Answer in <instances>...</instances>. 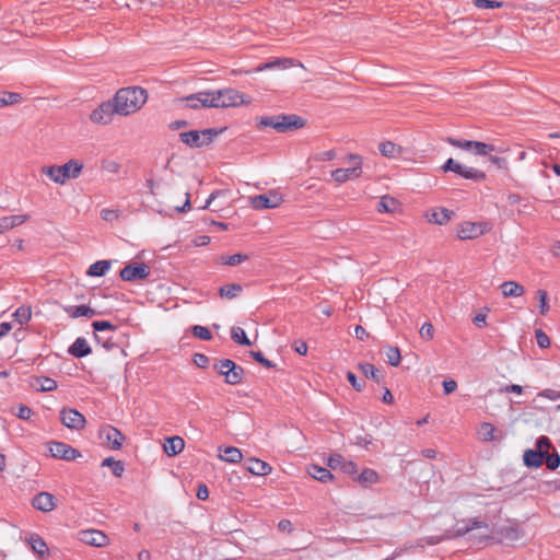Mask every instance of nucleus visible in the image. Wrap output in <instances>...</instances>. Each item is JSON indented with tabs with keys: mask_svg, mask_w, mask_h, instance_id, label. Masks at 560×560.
<instances>
[{
	"mask_svg": "<svg viewBox=\"0 0 560 560\" xmlns=\"http://www.w3.org/2000/svg\"><path fill=\"white\" fill-rule=\"evenodd\" d=\"M544 462L546 466L550 470H555L560 466V456L557 452L550 454L549 452L545 454Z\"/></svg>",
	"mask_w": 560,
	"mask_h": 560,
	"instance_id": "48",
	"label": "nucleus"
},
{
	"mask_svg": "<svg viewBox=\"0 0 560 560\" xmlns=\"http://www.w3.org/2000/svg\"><path fill=\"white\" fill-rule=\"evenodd\" d=\"M544 453L538 450H527L524 452L523 459L527 467H540L544 463Z\"/></svg>",
	"mask_w": 560,
	"mask_h": 560,
	"instance_id": "25",
	"label": "nucleus"
},
{
	"mask_svg": "<svg viewBox=\"0 0 560 560\" xmlns=\"http://www.w3.org/2000/svg\"><path fill=\"white\" fill-rule=\"evenodd\" d=\"M119 213V210L102 209L100 215L104 221L113 222L118 220Z\"/></svg>",
	"mask_w": 560,
	"mask_h": 560,
	"instance_id": "55",
	"label": "nucleus"
},
{
	"mask_svg": "<svg viewBox=\"0 0 560 560\" xmlns=\"http://www.w3.org/2000/svg\"><path fill=\"white\" fill-rule=\"evenodd\" d=\"M281 202V195L275 190L249 198V203L255 210L275 209L279 207Z\"/></svg>",
	"mask_w": 560,
	"mask_h": 560,
	"instance_id": "9",
	"label": "nucleus"
},
{
	"mask_svg": "<svg viewBox=\"0 0 560 560\" xmlns=\"http://www.w3.org/2000/svg\"><path fill=\"white\" fill-rule=\"evenodd\" d=\"M397 207V202L394 198L384 196L377 202V211L378 212H393Z\"/></svg>",
	"mask_w": 560,
	"mask_h": 560,
	"instance_id": "43",
	"label": "nucleus"
},
{
	"mask_svg": "<svg viewBox=\"0 0 560 560\" xmlns=\"http://www.w3.org/2000/svg\"><path fill=\"white\" fill-rule=\"evenodd\" d=\"M14 319L20 324H26L32 317V310L30 306H21L13 313Z\"/></svg>",
	"mask_w": 560,
	"mask_h": 560,
	"instance_id": "45",
	"label": "nucleus"
},
{
	"mask_svg": "<svg viewBox=\"0 0 560 560\" xmlns=\"http://www.w3.org/2000/svg\"><path fill=\"white\" fill-rule=\"evenodd\" d=\"M30 545L32 547V550L37 553L39 557H43L47 553L48 551V548H47V545L46 542L44 541V539L37 535V534H32L30 536Z\"/></svg>",
	"mask_w": 560,
	"mask_h": 560,
	"instance_id": "34",
	"label": "nucleus"
},
{
	"mask_svg": "<svg viewBox=\"0 0 560 560\" xmlns=\"http://www.w3.org/2000/svg\"><path fill=\"white\" fill-rule=\"evenodd\" d=\"M359 369L366 378H372L376 383H381L383 381V375L373 364L360 363Z\"/></svg>",
	"mask_w": 560,
	"mask_h": 560,
	"instance_id": "36",
	"label": "nucleus"
},
{
	"mask_svg": "<svg viewBox=\"0 0 560 560\" xmlns=\"http://www.w3.org/2000/svg\"><path fill=\"white\" fill-rule=\"evenodd\" d=\"M119 276L128 282L143 280L150 276V267L144 262L129 264L120 270Z\"/></svg>",
	"mask_w": 560,
	"mask_h": 560,
	"instance_id": "10",
	"label": "nucleus"
},
{
	"mask_svg": "<svg viewBox=\"0 0 560 560\" xmlns=\"http://www.w3.org/2000/svg\"><path fill=\"white\" fill-rule=\"evenodd\" d=\"M23 101V97L20 93L15 92H0V108L15 105Z\"/></svg>",
	"mask_w": 560,
	"mask_h": 560,
	"instance_id": "38",
	"label": "nucleus"
},
{
	"mask_svg": "<svg viewBox=\"0 0 560 560\" xmlns=\"http://www.w3.org/2000/svg\"><path fill=\"white\" fill-rule=\"evenodd\" d=\"M242 453L237 447L226 446L223 448V454L220 455V458L224 462L236 464L242 460Z\"/></svg>",
	"mask_w": 560,
	"mask_h": 560,
	"instance_id": "37",
	"label": "nucleus"
},
{
	"mask_svg": "<svg viewBox=\"0 0 560 560\" xmlns=\"http://www.w3.org/2000/svg\"><path fill=\"white\" fill-rule=\"evenodd\" d=\"M42 174L46 175L48 178H50L56 184H59V185L66 184L63 177L61 176V171L59 168V165L43 166Z\"/></svg>",
	"mask_w": 560,
	"mask_h": 560,
	"instance_id": "35",
	"label": "nucleus"
},
{
	"mask_svg": "<svg viewBox=\"0 0 560 560\" xmlns=\"http://www.w3.org/2000/svg\"><path fill=\"white\" fill-rule=\"evenodd\" d=\"M550 446H551V442H550V440H549L547 436H545V435L540 436V438L537 440V442H536V450L541 451V453H544V455H545L546 453H548V450L550 448Z\"/></svg>",
	"mask_w": 560,
	"mask_h": 560,
	"instance_id": "60",
	"label": "nucleus"
},
{
	"mask_svg": "<svg viewBox=\"0 0 560 560\" xmlns=\"http://www.w3.org/2000/svg\"><path fill=\"white\" fill-rule=\"evenodd\" d=\"M213 130L205 129L202 131L191 130L182 132L180 140L190 148H201L212 141Z\"/></svg>",
	"mask_w": 560,
	"mask_h": 560,
	"instance_id": "8",
	"label": "nucleus"
},
{
	"mask_svg": "<svg viewBox=\"0 0 560 560\" xmlns=\"http://www.w3.org/2000/svg\"><path fill=\"white\" fill-rule=\"evenodd\" d=\"M441 168L443 172H454L466 179H471L477 183L486 179L485 172L475 167L466 166L452 158L446 160Z\"/></svg>",
	"mask_w": 560,
	"mask_h": 560,
	"instance_id": "4",
	"label": "nucleus"
},
{
	"mask_svg": "<svg viewBox=\"0 0 560 560\" xmlns=\"http://www.w3.org/2000/svg\"><path fill=\"white\" fill-rule=\"evenodd\" d=\"M307 472L312 478L320 482H327L334 478V475L329 469L318 465H311L307 469Z\"/></svg>",
	"mask_w": 560,
	"mask_h": 560,
	"instance_id": "26",
	"label": "nucleus"
},
{
	"mask_svg": "<svg viewBox=\"0 0 560 560\" xmlns=\"http://www.w3.org/2000/svg\"><path fill=\"white\" fill-rule=\"evenodd\" d=\"M479 435L481 440L486 442L494 440V427L489 422L481 423Z\"/></svg>",
	"mask_w": 560,
	"mask_h": 560,
	"instance_id": "46",
	"label": "nucleus"
},
{
	"mask_svg": "<svg viewBox=\"0 0 560 560\" xmlns=\"http://www.w3.org/2000/svg\"><path fill=\"white\" fill-rule=\"evenodd\" d=\"M49 452L52 457L65 460H73L81 456L80 452L63 442H51Z\"/></svg>",
	"mask_w": 560,
	"mask_h": 560,
	"instance_id": "12",
	"label": "nucleus"
},
{
	"mask_svg": "<svg viewBox=\"0 0 560 560\" xmlns=\"http://www.w3.org/2000/svg\"><path fill=\"white\" fill-rule=\"evenodd\" d=\"M446 142L455 148L471 151L474 141L472 140H459V139L448 137V138H446Z\"/></svg>",
	"mask_w": 560,
	"mask_h": 560,
	"instance_id": "50",
	"label": "nucleus"
},
{
	"mask_svg": "<svg viewBox=\"0 0 560 560\" xmlns=\"http://www.w3.org/2000/svg\"><path fill=\"white\" fill-rule=\"evenodd\" d=\"M340 470L347 475H355L358 472V466L355 463L345 459Z\"/></svg>",
	"mask_w": 560,
	"mask_h": 560,
	"instance_id": "62",
	"label": "nucleus"
},
{
	"mask_svg": "<svg viewBox=\"0 0 560 560\" xmlns=\"http://www.w3.org/2000/svg\"><path fill=\"white\" fill-rule=\"evenodd\" d=\"M60 420L63 425L72 430H80L85 425V418L75 409L63 408L60 411Z\"/></svg>",
	"mask_w": 560,
	"mask_h": 560,
	"instance_id": "13",
	"label": "nucleus"
},
{
	"mask_svg": "<svg viewBox=\"0 0 560 560\" xmlns=\"http://www.w3.org/2000/svg\"><path fill=\"white\" fill-rule=\"evenodd\" d=\"M483 233L480 224L472 222H465L459 225L457 230V236L460 240H471L480 236Z\"/></svg>",
	"mask_w": 560,
	"mask_h": 560,
	"instance_id": "18",
	"label": "nucleus"
},
{
	"mask_svg": "<svg viewBox=\"0 0 560 560\" xmlns=\"http://www.w3.org/2000/svg\"><path fill=\"white\" fill-rule=\"evenodd\" d=\"M103 467H110L115 477H121L125 471V466L121 460H116L114 457H107L102 462Z\"/></svg>",
	"mask_w": 560,
	"mask_h": 560,
	"instance_id": "40",
	"label": "nucleus"
},
{
	"mask_svg": "<svg viewBox=\"0 0 560 560\" xmlns=\"http://www.w3.org/2000/svg\"><path fill=\"white\" fill-rule=\"evenodd\" d=\"M92 327L95 331L115 330L116 326L107 320H95L92 323Z\"/></svg>",
	"mask_w": 560,
	"mask_h": 560,
	"instance_id": "58",
	"label": "nucleus"
},
{
	"mask_svg": "<svg viewBox=\"0 0 560 560\" xmlns=\"http://www.w3.org/2000/svg\"><path fill=\"white\" fill-rule=\"evenodd\" d=\"M185 447V442L180 436L167 438L164 443V452L168 456H175L179 454Z\"/></svg>",
	"mask_w": 560,
	"mask_h": 560,
	"instance_id": "24",
	"label": "nucleus"
},
{
	"mask_svg": "<svg viewBox=\"0 0 560 560\" xmlns=\"http://www.w3.org/2000/svg\"><path fill=\"white\" fill-rule=\"evenodd\" d=\"M474 3L478 9H495L503 5L502 2L493 0H474Z\"/></svg>",
	"mask_w": 560,
	"mask_h": 560,
	"instance_id": "54",
	"label": "nucleus"
},
{
	"mask_svg": "<svg viewBox=\"0 0 560 560\" xmlns=\"http://www.w3.org/2000/svg\"><path fill=\"white\" fill-rule=\"evenodd\" d=\"M242 290H243V288L241 284L231 283V284L222 285L219 290V294L222 298H226V299L231 300V299L236 298L242 292Z\"/></svg>",
	"mask_w": 560,
	"mask_h": 560,
	"instance_id": "39",
	"label": "nucleus"
},
{
	"mask_svg": "<svg viewBox=\"0 0 560 560\" xmlns=\"http://www.w3.org/2000/svg\"><path fill=\"white\" fill-rule=\"evenodd\" d=\"M497 536V541H515L520 539L523 534L516 525L502 526L493 532Z\"/></svg>",
	"mask_w": 560,
	"mask_h": 560,
	"instance_id": "16",
	"label": "nucleus"
},
{
	"mask_svg": "<svg viewBox=\"0 0 560 560\" xmlns=\"http://www.w3.org/2000/svg\"><path fill=\"white\" fill-rule=\"evenodd\" d=\"M83 167V163L77 159H71L63 165H59L61 176L66 183L69 179L78 178L81 175Z\"/></svg>",
	"mask_w": 560,
	"mask_h": 560,
	"instance_id": "15",
	"label": "nucleus"
},
{
	"mask_svg": "<svg viewBox=\"0 0 560 560\" xmlns=\"http://www.w3.org/2000/svg\"><path fill=\"white\" fill-rule=\"evenodd\" d=\"M109 268V260H98L89 267L86 275L90 277H103Z\"/></svg>",
	"mask_w": 560,
	"mask_h": 560,
	"instance_id": "32",
	"label": "nucleus"
},
{
	"mask_svg": "<svg viewBox=\"0 0 560 560\" xmlns=\"http://www.w3.org/2000/svg\"><path fill=\"white\" fill-rule=\"evenodd\" d=\"M80 541L95 547H103L107 544V536L97 529H86L79 533Z\"/></svg>",
	"mask_w": 560,
	"mask_h": 560,
	"instance_id": "14",
	"label": "nucleus"
},
{
	"mask_svg": "<svg viewBox=\"0 0 560 560\" xmlns=\"http://www.w3.org/2000/svg\"><path fill=\"white\" fill-rule=\"evenodd\" d=\"M114 114L116 108L113 102H104L91 113L90 119L95 124L107 125L112 121Z\"/></svg>",
	"mask_w": 560,
	"mask_h": 560,
	"instance_id": "11",
	"label": "nucleus"
},
{
	"mask_svg": "<svg viewBox=\"0 0 560 560\" xmlns=\"http://www.w3.org/2000/svg\"><path fill=\"white\" fill-rule=\"evenodd\" d=\"M250 357L258 363H260L262 366L267 369H271L275 366V364L266 359L264 354L260 351H250Z\"/></svg>",
	"mask_w": 560,
	"mask_h": 560,
	"instance_id": "56",
	"label": "nucleus"
},
{
	"mask_svg": "<svg viewBox=\"0 0 560 560\" xmlns=\"http://www.w3.org/2000/svg\"><path fill=\"white\" fill-rule=\"evenodd\" d=\"M349 160L352 166L348 168H337L331 172L332 178L338 183H345L348 179L358 178L361 176L362 158L358 154H350Z\"/></svg>",
	"mask_w": 560,
	"mask_h": 560,
	"instance_id": "7",
	"label": "nucleus"
},
{
	"mask_svg": "<svg viewBox=\"0 0 560 560\" xmlns=\"http://www.w3.org/2000/svg\"><path fill=\"white\" fill-rule=\"evenodd\" d=\"M452 213L453 212L447 209H438L427 213V218L429 222L444 224L451 219Z\"/></svg>",
	"mask_w": 560,
	"mask_h": 560,
	"instance_id": "31",
	"label": "nucleus"
},
{
	"mask_svg": "<svg viewBox=\"0 0 560 560\" xmlns=\"http://www.w3.org/2000/svg\"><path fill=\"white\" fill-rule=\"evenodd\" d=\"M245 467L256 476H266L271 472V466L268 463L255 457L246 459Z\"/></svg>",
	"mask_w": 560,
	"mask_h": 560,
	"instance_id": "19",
	"label": "nucleus"
},
{
	"mask_svg": "<svg viewBox=\"0 0 560 560\" xmlns=\"http://www.w3.org/2000/svg\"><path fill=\"white\" fill-rule=\"evenodd\" d=\"M378 150L386 158H396L400 153V148L390 141L380 143Z\"/></svg>",
	"mask_w": 560,
	"mask_h": 560,
	"instance_id": "41",
	"label": "nucleus"
},
{
	"mask_svg": "<svg viewBox=\"0 0 560 560\" xmlns=\"http://www.w3.org/2000/svg\"><path fill=\"white\" fill-rule=\"evenodd\" d=\"M214 369L224 376L226 384L237 385L243 381L244 369L230 359L220 360Z\"/></svg>",
	"mask_w": 560,
	"mask_h": 560,
	"instance_id": "5",
	"label": "nucleus"
},
{
	"mask_svg": "<svg viewBox=\"0 0 560 560\" xmlns=\"http://www.w3.org/2000/svg\"><path fill=\"white\" fill-rule=\"evenodd\" d=\"M481 527H488V526H487V524H485V523H482L480 521L469 520L468 524L466 526L459 527L456 530V536L465 535V534L469 533L470 530H472L475 528H481Z\"/></svg>",
	"mask_w": 560,
	"mask_h": 560,
	"instance_id": "47",
	"label": "nucleus"
},
{
	"mask_svg": "<svg viewBox=\"0 0 560 560\" xmlns=\"http://www.w3.org/2000/svg\"><path fill=\"white\" fill-rule=\"evenodd\" d=\"M304 126V119L298 115L281 114L278 116H266L261 117L258 127H270L280 133H285L292 130H296Z\"/></svg>",
	"mask_w": 560,
	"mask_h": 560,
	"instance_id": "2",
	"label": "nucleus"
},
{
	"mask_svg": "<svg viewBox=\"0 0 560 560\" xmlns=\"http://www.w3.org/2000/svg\"><path fill=\"white\" fill-rule=\"evenodd\" d=\"M539 396H542L545 398H548L550 400H557L560 398V392L553 390V389H545L542 390Z\"/></svg>",
	"mask_w": 560,
	"mask_h": 560,
	"instance_id": "64",
	"label": "nucleus"
},
{
	"mask_svg": "<svg viewBox=\"0 0 560 560\" xmlns=\"http://www.w3.org/2000/svg\"><path fill=\"white\" fill-rule=\"evenodd\" d=\"M192 361L198 368L201 369H206L209 364V358L202 353H195Z\"/></svg>",
	"mask_w": 560,
	"mask_h": 560,
	"instance_id": "63",
	"label": "nucleus"
},
{
	"mask_svg": "<svg viewBox=\"0 0 560 560\" xmlns=\"http://www.w3.org/2000/svg\"><path fill=\"white\" fill-rule=\"evenodd\" d=\"M107 442L112 445L113 450H119L125 441L124 434L114 427H107L101 431Z\"/></svg>",
	"mask_w": 560,
	"mask_h": 560,
	"instance_id": "21",
	"label": "nucleus"
},
{
	"mask_svg": "<svg viewBox=\"0 0 560 560\" xmlns=\"http://www.w3.org/2000/svg\"><path fill=\"white\" fill-rule=\"evenodd\" d=\"M92 352L91 347L83 337H78L74 342L69 347L68 353L74 358H83Z\"/></svg>",
	"mask_w": 560,
	"mask_h": 560,
	"instance_id": "22",
	"label": "nucleus"
},
{
	"mask_svg": "<svg viewBox=\"0 0 560 560\" xmlns=\"http://www.w3.org/2000/svg\"><path fill=\"white\" fill-rule=\"evenodd\" d=\"M471 151L476 155L486 156L490 155L492 152H503V149H498L494 144L486 143L481 141H474Z\"/></svg>",
	"mask_w": 560,
	"mask_h": 560,
	"instance_id": "30",
	"label": "nucleus"
},
{
	"mask_svg": "<svg viewBox=\"0 0 560 560\" xmlns=\"http://www.w3.org/2000/svg\"><path fill=\"white\" fill-rule=\"evenodd\" d=\"M210 96V91H201L185 97L176 98L175 104L177 107H186L191 109L211 107L213 98Z\"/></svg>",
	"mask_w": 560,
	"mask_h": 560,
	"instance_id": "6",
	"label": "nucleus"
},
{
	"mask_svg": "<svg viewBox=\"0 0 560 560\" xmlns=\"http://www.w3.org/2000/svg\"><path fill=\"white\" fill-rule=\"evenodd\" d=\"M347 380L355 390L361 392L364 388L365 382L359 381L354 373L348 372Z\"/></svg>",
	"mask_w": 560,
	"mask_h": 560,
	"instance_id": "59",
	"label": "nucleus"
},
{
	"mask_svg": "<svg viewBox=\"0 0 560 560\" xmlns=\"http://www.w3.org/2000/svg\"><path fill=\"white\" fill-rule=\"evenodd\" d=\"M294 60L290 58H277L272 61L265 62L259 65L257 68H255V72H261L269 69H276V68H288L290 66H293Z\"/></svg>",
	"mask_w": 560,
	"mask_h": 560,
	"instance_id": "29",
	"label": "nucleus"
},
{
	"mask_svg": "<svg viewBox=\"0 0 560 560\" xmlns=\"http://www.w3.org/2000/svg\"><path fill=\"white\" fill-rule=\"evenodd\" d=\"M538 300H539V311L541 315H546L549 311L548 305V293L545 290L537 291Z\"/></svg>",
	"mask_w": 560,
	"mask_h": 560,
	"instance_id": "52",
	"label": "nucleus"
},
{
	"mask_svg": "<svg viewBox=\"0 0 560 560\" xmlns=\"http://www.w3.org/2000/svg\"><path fill=\"white\" fill-rule=\"evenodd\" d=\"M355 480L363 487H369L378 481V475L375 470L365 468L361 474H359Z\"/></svg>",
	"mask_w": 560,
	"mask_h": 560,
	"instance_id": "33",
	"label": "nucleus"
},
{
	"mask_svg": "<svg viewBox=\"0 0 560 560\" xmlns=\"http://www.w3.org/2000/svg\"><path fill=\"white\" fill-rule=\"evenodd\" d=\"M28 219L26 214H14L0 218V234L23 224Z\"/></svg>",
	"mask_w": 560,
	"mask_h": 560,
	"instance_id": "23",
	"label": "nucleus"
},
{
	"mask_svg": "<svg viewBox=\"0 0 560 560\" xmlns=\"http://www.w3.org/2000/svg\"><path fill=\"white\" fill-rule=\"evenodd\" d=\"M210 97L213 98L211 104L213 108L235 107L250 103V97L234 89L210 91Z\"/></svg>",
	"mask_w": 560,
	"mask_h": 560,
	"instance_id": "3",
	"label": "nucleus"
},
{
	"mask_svg": "<svg viewBox=\"0 0 560 560\" xmlns=\"http://www.w3.org/2000/svg\"><path fill=\"white\" fill-rule=\"evenodd\" d=\"M433 332H434V329H433V326L430 324V323H424L421 328H420V336L421 338L425 339V340H430L433 338Z\"/></svg>",
	"mask_w": 560,
	"mask_h": 560,
	"instance_id": "61",
	"label": "nucleus"
},
{
	"mask_svg": "<svg viewBox=\"0 0 560 560\" xmlns=\"http://www.w3.org/2000/svg\"><path fill=\"white\" fill-rule=\"evenodd\" d=\"M502 294L505 298H517L524 294V287L515 281H505L501 284Z\"/></svg>",
	"mask_w": 560,
	"mask_h": 560,
	"instance_id": "27",
	"label": "nucleus"
},
{
	"mask_svg": "<svg viewBox=\"0 0 560 560\" xmlns=\"http://www.w3.org/2000/svg\"><path fill=\"white\" fill-rule=\"evenodd\" d=\"M385 354H386L388 364H390L393 366L399 365V363L401 361V354H400V350L397 347L386 346Z\"/></svg>",
	"mask_w": 560,
	"mask_h": 560,
	"instance_id": "42",
	"label": "nucleus"
},
{
	"mask_svg": "<svg viewBox=\"0 0 560 560\" xmlns=\"http://www.w3.org/2000/svg\"><path fill=\"white\" fill-rule=\"evenodd\" d=\"M191 331L196 338L201 340H210L212 338L210 330L205 326L195 325L191 327Z\"/></svg>",
	"mask_w": 560,
	"mask_h": 560,
	"instance_id": "49",
	"label": "nucleus"
},
{
	"mask_svg": "<svg viewBox=\"0 0 560 560\" xmlns=\"http://www.w3.org/2000/svg\"><path fill=\"white\" fill-rule=\"evenodd\" d=\"M231 338L233 339L234 342L238 343V345H243V346H250L252 342L249 341V339L247 338L246 336V332L243 328L241 327H233L232 330H231Z\"/></svg>",
	"mask_w": 560,
	"mask_h": 560,
	"instance_id": "44",
	"label": "nucleus"
},
{
	"mask_svg": "<svg viewBox=\"0 0 560 560\" xmlns=\"http://www.w3.org/2000/svg\"><path fill=\"white\" fill-rule=\"evenodd\" d=\"M31 385L42 392H51L57 388V382L47 376H35Z\"/></svg>",
	"mask_w": 560,
	"mask_h": 560,
	"instance_id": "28",
	"label": "nucleus"
},
{
	"mask_svg": "<svg viewBox=\"0 0 560 560\" xmlns=\"http://www.w3.org/2000/svg\"><path fill=\"white\" fill-rule=\"evenodd\" d=\"M345 458L340 454H332L327 459V466L331 469H341Z\"/></svg>",
	"mask_w": 560,
	"mask_h": 560,
	"instance_id": "53",
	"label": "nucleus"
},
{
	"mask_svg": "<svg viewBox=\"0 0 560 560\" xmlns=\"http://www.w3.org/2000/svg\"><path fill=\"white\" fill-rule=\"evenodd\" d=\"M535 337H536L537 345L540 348H548L550 346L549 337L541 329L535 330Z\"/></svg>",
	"mask_w": 560,
	"mask_h": 560,
	"instance_id": "57",
	"label": "nucleus"
},
{
	"mask_svg": "<svg viewBox=\"0 0 560 560\" xmlns=\"http://www.w3.org/2000/svg\"><path fill=\"white\" fill-rule=\"evenodd\" d=\"M35 509L42 512H50L55 509V497L49 492H39L32 501Z\"/></svg>",
	"mask_w": 560,
	"mask_h": 560,
	"instance_id": "17",
	"label": "nucleus"
},
{
	"mask_svg": "<svg viewBox=\"0 0 560 560\" xmlns=\"http://www.w3.org/2000/svg\"><path fill=\"white\" fill-rule=\"evenodd\" d=\"M248 259V256L245 254H234L226 258H223L222 262L228 266H236Z\"/></svg>",
	"mask_w": 560,
	"mask_h": 560,
	"instance_id": "51",
	"label": "nucleus"
},
{
	"mask_svg": "<svg viewBox=\"0 0 560 560\" xmlns=\"http://www.w3.org/2000/svg\"><path fill=\"white\" fill-rule=\"evenodd\" d=\"M63 311L71 317V318H79V317H88L92 318L98 313L93 310L92 307L88 305H68L63 307Z\"/></svg>",
	"mask_w": 560,
	"mask_h": 560,
	"instance_id": "20",
	"label": "nucleus"
},
{
	"mask_svg": "<svg viewBox=\"0 0 560 560\" xmlns=\"http://www.w3.org/2000/svg\"><path fill=\"white\" fill-rule=\"evenodd\" d=\"M147 91L140 86H129L117 91L113 98L116 114L127 116L139 110L147 102Z\"/></svg>",
	"mask_w": 560,
	"mask_h": 560,
	"instance_id": "1",
	"label": "nucleus"
}]
</instances>
